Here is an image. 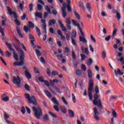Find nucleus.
I'll use <instances>...</instances> for the list:
<instances>
[{
	"label": "nucleus",
	"mask_w": 124,
	"mask_h": 124,
	"mask_svg": "<svg viewBox=\"0 0 124 124\" xmlns=\"http://www.w3.org/2000/svg\"><path fill=\"white\" fill-rule=\"evenodd\" d=\"M19 52H20V54L19 55L20 62H15L14 63V65L16 66H22V65H24V59H25V53L22 49L19 50Z\"/></svg>",
	"instance_id": "f257e3e1"
},
{
	"label": "nucleus",
	"mask_w": 124,
	"mask_h": 124,
	"mask_svg": "<svg viewBox=\"0 0 124 124\" xmlns=\"http://www.w3.org/2000/svg\"><path fill=\"white\" fill-rule=\"evenodd\" d=\"M99 97H100V95H98L97 93L94 95V99L93 100V104L97 106L99 109H103V106L102 105V104H101L100 99H98Z\"/></svg>",
	"instance_id": "f03ea898"
},
{
	"label": "nucleus",
	"mask_w": 124,
	"mask_h": 124,
	"mask_svg": "<svg viewBox=\"0 0 124 124\" xmlns=\"http://www.w3.org/2000/svg\"><path fill=\"white\" fill-rule=\"evenodd\" d=\"M32 109L34 113L35 118L40 120V117H42L43 116L42 109L40 107L36 108L34 107H32Z\"/></svg>",
	"instance_id": "7ed1b4c3"
},
{
	"label": "nucleus",
	"mask_w": 124,
	"mask_h": 124,
	"mask_svg": "<svg viewBox=\"0 0 124 124\" xmlns=\"http://www.w3.org/2000/svg\"><path fill=\"white\" fill-rule=\"evenodd\" d=\"M88 87V96L90 100H93V80L91 79L89 80Z\"/></svg>",
	"instance_id": "20e7f679"
},
{
	"label": "nucleus",
	"mask_w": 124,
	"mask_h": 124,
	"mask_svg": "<svg viewBox=\"0 0 124 124\" xmlns=\"http://www.w3.org/2000/svg\"><path fill=\"white\" fill-rule=\"evenodd\" d=\"M25 98L28 99L29 103H32L33 105H37V102L36 101V99L35 97L32 96L31 97L30 94L25 93L24 94Z\"/></svg>",
	"instance_id": "39448f33"
},
{
	"label": "nucleus",
	"mask_w": 124,
	"mask_h": 124,
	"mask_svg": "<svg viewBox=\"0 0 124 124\" xmlns=\"http://www.w3.org/2000/svg\"><path fill=\"white\" fill-rule=\"evenodd\" d=\"M6 45H7V47L9 48L10 51H13V57L16 61H19V58H18V54L16 53V52H15V50L12 48L11 45L7 43H6Z\"/></svg>",
	"instance_id": "423d86ee"
},
{
	"label": "nucleus",
	"mask_w": 124,
	"mask_h": 124,
	"mask_svg": "<svg viewBox=\"0 0 124 124\" xmlns=\"http://www.w3.org/2000/svg\"><path fill=\"white\" fill-rule=\"evenodd\" d=\"M13 82L15 85L17 86L18 87H20V84H21V79L19 76H17V78L15 77H13Z\"/></svg>",
	"instance_id": "0eeeda50"
},
{
	"label": "nucleus",
	"mask_w": 124,
	"mask_h": 124,
	"mask_svg": "<svg viewBox=\"0 0 124 124\" xmlns=\"http://www.w3.org/2000/svg\"><path fill=\"white\" fill-rule=\"evenodd\" d=\"M72 22L73 23V25L75 26V27H78L80 32V34L81 35H83V31H82V29H81V27H80V24L78 23L77 21L74 20H72Z\"/></svg>",
	"instance_id": "6e6552de"
},
{
	"label": "nucleus",
	"mask_w": 124,
	"mask_h": 124,
	"mask_svg": "<svg viewBox=\"0 0 124 124\" xmlns=\"http://www.w3.org/2000/svg\"><path fill=\"white\" fill-rule=\"evenodd\" d=\"M7 8L11 17H14L15 19H17V18H18L16 13L12 12V10L11 9V8H10V7H7Z\"/></svg>",
	"instance_id": "1a4fd4ad"
},
{
	"label": "nucleus",
	"mask_w": 124,
	"mask_h": 124,
	"mask_svg": "<svg viewBox=\"0 0 124 124\" xmlns=\"http://www.w3.org/2000/svg\"><path fill=\"white\" fill-rule=\"evenodd\" d=\"M29 39L31 40V43L32 47L34 49V48H35V45L34 44V37L32 35H31V34H29Z\"/></svg>",
	"instance_id": "9d476101"
},
{
	"label": "nucleus",
	"mask_w": 124,
	"mask_h": 124,
	"mask_svg": "<svg viewBox=\"0 0 124 124\" xmlns=\"http://www.w3.org/2000/svg\"><path fill=\"white\" fill-rule=\"evenodd\" d=\"M41 22L43 24L42 28L44 30V32H45V33L46 34L47 33V31H46V27H47V26L46 25V22L45 21V20L42 19L41 20Z\"/></svg>",
	"instance_id": "9b49d317"
},
{
	"label": "nucleus",
	"mask_w": 124,
	"mask_h": 124,
	"mask_svg": "<svg viewBox=\"0 0 124 124\" xmlns=\"http://www.w3.org/2000/svg\"><path fill=\"white\" fill-rule=\"evenodd\" d=\"M58 23H59L61 28H62V31H65V32L67 31L66 28H65V27H64V26H63L62 22V20H59Z\"/></svg>",
	"instance_id": "f8f14e48"
},
{
	"label": "nucleus",
	"mask_w": 124,
	"mask_h": 124,
	"mask_svg": "<svg viewBox=\"0 0 124 124\" xmlns=\"http://www.w3.org/2000/svg\"><path fill=\"white\" fill-rule=\"evenodd\" d=\"M81 36H79V41H80L81 42H82L83 43H87V39H86V38H85V36L84 35V33L83 32V35H81Z\"/></svg>",
	"instance_id": "ddd939ff"
},
{
	"label": "nucleus",
	"mask_w": 124,
	"mask_h": 124,
	"mask_svg": "<svg viewBox=\"0 0 124 124\" xmlns=\"http://www.w3.org/2000/svg\"><path fill=\"white\" fill-rule=\"evenodd\" d=\"M24 73L27 79H28V80L31 79V74H30V72H29V71H28V69H26L24 72Z\"/></svg>",
	"instance_id": "4468645a"
},
{
	"label": "nucleus",
	"mask_w": 124,
	"mask_h": 124,
	"mask_svg": "<svg viewBox=\"0 0 124 124\" xmlns=\"http://www.w3.org/2000/svg\"><path fill=\"white\" fill-rule=\"evenodd\" d=\"M114 73L116 77H118V74H119V75H124V73L122 72V71L120 69H117V70L115 69Z\"/></svg>",
	"instance_id": "2eb2a0df"
},
{
	"label": "nucleus",
	"mask_w": 124,
	"mask_h": 124,
	"mask_svg": "<svg viewBox=\"0 0 124 124\" xmlns=\"http://www.w3.org/2000/svg\"><path fill=\"white\" fill-rule=\"evenodd\" d=\"M6 94H3L2 96V100H3V101H4L5 102H7V101H9V97L8 96H6Z\"/></svg>",
	"instance_id": "dca6fc26"
},
{
	"label": "nucleus",
	"mask_w": 124,
	"mask_h": 124,
	"mask_svg": "<svg viewBox=\"0 0 124 124\" xmlns=\"http://www.w3.org/2000/svg\"><path fill=\"white\" fill-rule=\"evenodd\" d=\"M82 53H85L86 55H89V49L87 47H81Z\"/></svg>",
	"instance_id": "f3484780"
},
{
	"label": "nucleus",
	"mask_w": 124,
	"mask_h": 124,
	"mask_svg": "<svg viewBox=\"0 0 124 124\" xmlns=\"http://www.w3.org/2000/svg\"><path fill=\"white\" fill-rule=\"evenodd\" d=\"M1 18L2 19L1 25L3 27H5L6 23V21H7V20L6 18H5L4 17H3L2 16L1 17Z\"/></svg>",
	"instance_id": "a211bd4d"
},
{
	"label": "nucleus",
	"mask_w": 124,
	"mask_h": 124,
	"mask_svg": "<svg viewBox=\"0 0 124 124\" xmlns=\"http://www.w3.org/2000/svg\"><path fill=\"white\" fill-rule=\"evenodd\" d=\"M44 92L46 95L47 96V97H48L49 98H51V97H52V94L48 91L45 90Z\"/></svg>",
	"instance_id": "6ab92c4d"
},
{
	"label": "nucleus",
	"mask_w": 124,
	"mask_h": 124,
	"mask_svg": "<svg viewBox=\"0 0 124 124\" xmlns=\"http://www.w3.org/2000/svg\"><path fill=\"white\" fill-rule=\"evenodd\" d=\"M71 37H73V38H76L77 37V32L75 30H72V32L71 33Z\"/></svg>",
	"instance_id": "aec40b11"
},
{
	"label": "nucleus",
	"mask_w": 124,
	"mask_h": 124,
	"mask_svg": "<svg viewBox=\"0 0 124 124\" xmlns=\"http://www.w3.org/2000/svg\"><path fill=\"white\" fill-rule=\"evenodd\" d=\"M56 24V20L53 18L48 21V25L49 26H52V25H55Z\"/></svg>",
	"instance_id": "412c9836"
},
{
	"label": "nucleus",
	"mask_w": 124,
	"mask_h": 124,
	"mask_svg": "<svg viewBox=\"0 0 124 124\" xmlns=\"http://www.w3.org/2000/svg\"><path fill=\"white\" fill-rule=\"evenodd\" d=\"M60 109L62 113L66 114V108H65V107L63 106H60Z\"/></svg>",
	"instance_id": "4be33fe9"
},
{
	"label": "nucleus",
	"mask_w": 124,
	"mask_h": 124,
	"mask_svg": "<svg viewBox=\"0 0 124 124\" xmlns=\"http://www.w3.org/2000/svg\"><path fill=\"white\" fill-rule=\"evenodd\" d=\"M69 115L71 118L74 117V112L71 109H68Z\"/></svg>",
	"instance_id": "5701e85b"
},
{
	"label": "nucleus",
	"mask_w": 124,
	"mask_h": 124,
	"mask_svg": "<svg viewBox=\"0 0 124 124\" xmlns=\"http://www.w3.org/2000/svg\"><path fill=\"white\" fill-rule=\"evenodd\" d=\"M35 17H38V18H40V19H42V14L40 13H38L37 12L35 13Z\"/></svg>",
	"instance_id": "b1692460"
},
{
	"label": "nucleus",
	"mask_w": 124,
	"mask_h": 124,
	"mask_svg": "<svg viewBox=\"0 0 124 124\" xmlns=\"http://www.w3.org/2000/svg\"><path fill=\"white\" fill-rule=\"evenodd\" d=\"M16 29L19 37H20V38H23V35L21 33V31L19 30V28L16 27Z\"/></svg>",
	"instance_id": "393cba45"
},
{
	"label": "nucleus",
	"mask_w": 124,
	"mask_h": 124,
	"mask_svg": "<svg viewBox=\"0 0 124 124\" xmlns=\"http://www.w3.org/2000/svg\"><path fill=\"white\" fill-rule=\"evenodd\" d=\"M65 34H66V39L67 40H68V41H69V40H70V33L69 31H67V32H65Z\"/></svg>",
	"instance_id": "a878e982"
},
{
	"label": "nucleus",
	"mask_w": 124,
	"mask_h": 124,
	"mask_svg": "<svg viewBox=\"0 0 124 124\" xmlns=\"http://www.w3.org/2000/svg\"><path fill=\"white\" fill-rule=\"evenodd\" d=\"M51 100L52 102L54 103V104H56V105H60V104L59 103L56 98H52Z\"/></svg>",
	"instance_id": "bb28decb"
},
{
	"label": "nucleus",
	"mask_w": 124,
	"mask_h": 124,
	"mask_svg": "<svg viewBox=\"0 0 124 124\" xmlns=\"http://www.w3.org/2000/svg\"><path fill=\"white\" fill-rule=\"evenodd\" d=\"M88 73V76L89 77V78H92L93 77V73H92V71L91 70L89 69L87 72Z\"/></svg>",
	"instance_id": "cd10ccee"
},
{
	"label": "nucleus",
	"mask_w": 124,
	"mask_h": 124,
	"mask_svg": "<svg viewBox=\"0 0 124 124\" xmlns=\"http://www.w3.org/2000/svg\"><path fill=\"white\" fill-rule=\"evenodd\" d=\"M74 13L76 18H77L78 20H80V15H79V14H78L76 11H74Z\"/></svg>",
	"instance_id": "c85d7f7f"
},
{
	"label": "nucleus",
	"mask_w": 124,
	"mask_h": 124,
	"mask_svg": "<svg viewBox=\"0 0 124 124\" xmlns=\"http://www.w3.org/2000/svg\"><path fill=\"white\" fill-rule=\"evenodd\" d=\"M76 74L78 76H80L82 75V71L80 69L77 70L76 71Z\"/></svg>",
	"instance_id": "c756f323"
},
{
	"label": "nucleus",
	"mask_w": 124,
	"mask_h": 124,
	"mask_svg": "<svg viewBox=\"0 0 124 124\" xmlns=\"http://www.w3.org/2000/svg\"><path fill=\"white\" fill-rule=\"evenodd\" d=\"M45 8L48 13H49L50 14H52V12H51V9H50V8H49L48 6H45Z\"/></svg>",
	"instance_id": "7c9ffc66"
},
{
	"label": "nucleus",
	"mask_w": 124,
	"mask_h": 124,
	"mask_svg": "<svg viewBox=\"0 0 124 124\" xmlns=\"http://www.w3.org/2000/svg\"><path fill=\"white\" fill-rule=\"evenodd\" d=\"M86 8H87L88 11H89V12H91V3H87L86 4Z\"/></svg>",
	"instance_id": "2f4dec72"
},
{
	"label": "nucleus",
	"mask_w": 124,
	"mask_h": 124,
	"mask_svg": "<svg viewBox=\"0 0 124 124\" xmlns=\"http://www.w3.org/2000/svg\"><path fill=\"white\" fill-rule=\"evenodd\" d=\"M93 64V60L92 59H89V62H87V65L88 66H91Z\"/></svg>",
	"instance_id": "473e14b6"
},
{
	"label": "nucleus",
	"mask_w": 124,
	"mask_h": 124,
	"mask_svg": "<svg viewBox=\"0 0 124 124\" xmlns=\"http://www.w3.org/2000/svg\"><path fill=\"white\" fill-rule=\"evenodd\" d=\"M35 51L36 52V54L37 57H40V56H41V52H40V51L38 49H35Z\"/></svg>",
	"instance_id": "72a5a7b5"
},
{
	"label": "nucleus",
	"mask_w": 124,
	"mask_h": 124,
	"mask_svg": "<svg viewBox=\"0 0 124 124\" xmlns=\"http://www.w3.org/2000/svg\"><path fill=\"white\" fill-rule=\"evenodd\" d=\"M28 25L29 27L31 29H33V28H34V25H33V23L31 21L28 22Z\"/></svg>",
	"instance_id": "f704fd0d"
},
{
	"label": "nucleus",
	"mask_w": 124,
	"mask_h": 124,
	"mask_svg": "<svg viewBox=\"0 0 124 124\" xmlns=\"http://www.w3.org/2000/svg\"><path fill=\"white\" fill-rule=\"evenodd\" d=\"M53 89H54V90H55V91H57V93H62V91H61L60 88H58L57 86H54Z\"/></svg>",
	"instance_id": "c9c22d12"
},
{
	"label": "nucleus",
	"mask_w": 124,
	"mask_h": 124,
	"mask_svg": "<svg viewBox=\"0 0 124 124\" xmlns=\"http://www.w3.org/2000/svg\"><path fill=\"white\" fill-rule=\"evenodd\" d=\"M48 113L49 114V115H50L52 117V118H57L58 117L57 115H56L55 113H53L51 111H49Z\"/></svg>",
	"instance_id": "e433bc0d"
},
{
	"label": "nucleus",
	"mask_w": 124,
	"mask_h": 124,
	"mask_svg": "<svg viewBox=\"0 0 124 124\" xmlns=\"http://www.w3.org/2000/svg\"><path fill=\"white\" fill-rule=\"evenodd\" d=\"M0 32L1 34V35L2 36H4L5 35V34H4V31H3V30H2V28L0 25Z\"/></svg>",
	"instance_id": "4c0bfd02"
},
{
	"label": "nucleus",
	"mask_w": 124,
	"mask_h": 124,
	"mask_svg": "<svg viewBox=\"0 0 124 124\" xmlns=\"http://www.w3.org/2000/svg\"><path fill=\"white\" fill-rule=\"evenodd\" d=\"M62 99L64 104H65V105H68V103H67V102L66 101V100H65V98H64V97L62 96Z\"/></svg>",
	"instance_id": "58836bf2"
},
{
	"label": "nucleus",
	"mask_w": 124,
	"mask_h": 124,
	"mask_svg": "<svg viewBox=\"0 0 124 124\" xmlns=\"http://www.w3.org/2000/svg\"><path fill=\"white\" fill-rule=\"evenodd\" d=\"M62 10V16L63 18H65L66 17V12H65V10L64 9Z\"/></svg>",
	"instance_id": "ea45409f"
},
{
	"label": "nucleus",
	"mask_w": 124,
	"mask_h": 124,
	"mask_svg": "<svg viewBox=\"0 0 124 124\" xmlns=\"http://www.w3.org/2000/svg\"><path fill=\"white\" fill-rule=\"evenodd\" d=\"M72 100L74 103H76V97H75V95H74V94H72Z\"/></svg>",
	"instance_id": "a19ab883"
},
{
	"label": "nucleus",
	"mask_w": 124,
	"mask_h": 124,
	"mask_svg": "<svg viewBox=\"0 0 124 124\" xmlns=\"http://www.w3.org/2000/svg\"><path fill=\"white\" fill-rule=\"evenodd\" d=\"M37 8L39 11H41V10H42L43 7L41 4H38L37 5Z\"/></svg>",
	"instance_id": "79ce46f5"
},
{
	"label": "nucleus",
	"mask_w": 124,
	"mask_h": 124,
	"mask_svg": "<svg viewBox=\"0 0 124 124\" xmlns=\"http://www.w3.org/2000/svg\"><path fill=\"white\" fill-rule=\"evenodd\" d=\"M79 7H82V8H83L84 10L85 9H86V8H85V6L84 5V3L83 2H79Z\"/></svg>",
	"instance_id": "37998d69"
},
{
	"label": "nucleus",
	"mask_w": 124,
	"mask_h": 124,
	"mask_svg": "<svg viewBox=\"0 0 124 124\" xmlns=\"http://www.w3.org/2000/svg\"><path fill=\"white\" fill-rule=\"evenodd\" d=\"M94 91L95 93H99V89H98V86H95Z\"/></svg>",
	"instance_id": "c03bdc74"
},
{
	"label": "nucleus",
	"mask_w": 124,
	"mask_h": 124,
	"mask_svg": "<svg viewBox=\"0 0 124 124\" xmlns=\"http://www.w3.org/2000/svg\"><path fill=\"white\" fill-rule=\"evenodd\" d=\"M66 23L67 25H70L71 24V20L70 19V18H67L66 19Z\"/></svg>",
	"instance_id": "a18cd8bd"
},
{
	"label": "nucleus",
	"mask_w": 124,
	"mask_h": 124,
	"mask_svg": "<svg viewBox=\"0 0 124 124\" xmlns=\"http://www.w3.org/2000/svg\"><path fill=\"white\" fill-rule=\"evenodd\" d=\"M72 56L74 60H76V54H75L74 51L72 52Z\"/></svg>",
	"instance_id": "49530a36"
},
{
	"label": "nucleus",
	"mask_w": 124,
	"mask_h": 124,
	"mask_svg": "<svg viewBox=\"0 0 124 124\" xmlns=\"http://www.w3.org/2000/svg\"><path fill=\"white\" fill-rule=\"evenodd\" d=\"M117 62H120L123 64H124V57H121L120 59H118Z\"/></svg>",
	"instance_id": "de8ad7c7"
},
{
	"label": "nucleus",
	"mask_w": 124,
	"mask_h": 124,
	"mask_svg": "<svg viewBox=\"0 0 124 124\" xmlns=\"http://www.w3.org/2000/svg\"><path fill=\"white\" fill-rule=\"evenodd\" d=\"M81 69L83 71H86L87 70V67H86V65L84 64L81 65Z\"/></svg>",
	"instance_id": "09e8293b"
},
{
	"label": "nucleus",
	"mask_w": 124,
	"mask_h": 124,
	"mask_svg": "<svg viewBox=\"0 0 124 124\" xmlns=\"http://www.w3.org/2000/svg\"><path fill=\"white\" fill-rule=\"evenodd\" d=\"M71 39L72 40V44L74 46H76V41H75L74 39L73 38V37L71 38Z\"/></svg>",
	"instance_id": "8fccbe9b"
},
{
	"label": "nucleus",
	"mask_w": 124,
	"mask_h": 124,
	"mask_svg": "<svg viewBox=\"0 0 124 124\" xmlns=\"http://www.w3.org/2000/svg\"><path fill=\"white\" fill-rule=\"evenodd\" d=\"M52 75L53 76H56L57 75H59V73L57 71H52L51 73Z\"/></svg>",
	"instance_id": "3c124183"
},
{
	"label": "nucleus",
	"mask_w": 124,
	"mask_h": 124,
	"mask_svg": "<svg viewBox=\"0 0 124 124\" xmlns=\"http://www.w3.org/2000/svg\"><path fill=\"white\" fill-rule=\"evenodd\" d=\"M102 58L105 59L106 58V52L105 51H102Z\"/></svg>",
	"instance_id": "603ef678"
},
{
	"label": "nucleus",
	"mask_w": 124,
	"mask_h": 124,
	"mask_svg": "<svg viewBox=\"0 0 124 124\" xmlns=\"http://www.w3.org/2000/svg\"><path fill=\"white\" fill-rule=\"evenodd\" d=\"M80 57L81 58L82 61H84L86 59V58H87V56H86V55L84 54H80Z\"/></svg>",
	"instance_id": "864d4df0"
},
{
	"label": "nucleus",
	"mask_w": 124,
	"mask_h": 124,
	"mask_svg": "<svg viewBox=\"0 0 124 124\" xmlns=\"http://www.w3.org/2000/svg\"><path fill=\"white\" fill-rule=\"evenodd\" d=\"M29 9L30 12H31V11H32V9H33V5H32V4H30L29 5Z\"/></svg>",
	"instance_id": "5fc2aeb1"
},
{
	"label": "nucleus",
	"mask_w": 124,
	"mask_h": 124,
	"mask_svg": "<svg viewBox=\"0 0 124 124\" xmlns=\"http://www.w3.org/2000/svg\"><path fill=\"white\" fill-rule=\"evenodd\" d=\"M46 73L48 76H51V70H50V68L46 69Z\"/></svg>",
	"instance_id": "6e6d98bb"
},
{
	"label": "nucleus",
	"mask_w": 124,
	"mask_h": 124,
	"mask_svg": "<svg viewBox=\"0 0 124 124\" xmlns=\"http://www.w3.org/2000/svg\"><path fill=\"white\" fill-rule=\"evenodd\" d=\"M45 121H49V117L47 114H45L44 116Z\"/></svg>",
	"instance_id": "4d7b16f0"
},
{
	"label": "nucleus",
	"mask_w": 124,
	"mask_h": 124,
	"mask_svg": "<svg viewBox=\"0 0 124 124\" xmlns=\"http://www.w3.org/2000/svg\"><path fill=\"white\" fill-rule=\"evenodd\" d=\"M24 88L26 91H30V86L28 84H25L24 85Z\"/></svg>",
	"instance_id": "13d9d810"
},
{
	"label": "nucleus",
	"mask_w": 124,
	"mask_h": 124,
	"mask_svg": "<svg viewBox=\"0 0 124 124\" xmlns=\"http://www.w3.org/2000/svg\"><path fill=\"white\" fill-rule=\"evenodd\" d=\"M91 40L94 42V43H95L96 40L93 37V34L90 35Z\"/></svg>",
	"instance_id": "bf43d9fd"
},
{
	"label": "nucleus",
	"mask_w": 124,
	"mask_h": 124,
	"mask_svg": "<svg viewBox=\"0 0 124 124\" xmlns=\"http://www.w3.org/2000/svg\"><path fill=\"white\" fill-rule=\"evenodd\" d=\"M49 84L50 85H51V86L53 87V88H54V87H56V86H55V84H54L53 80H50L49 81Z\"/></svg>",
	"instance_id": "052dcab7"
},
{
	"label": "nucleus",
	"mask_w": 124,
	"mask_h": 124,
	"mask_svg": "<svg viewBox=\"0 0 124 124\" xmlns=\"http://www.w3.org/2000/svg\"><path fill=\"white\" fill-rule=\"evenodd\" d=\"M23 30L26 32H28V31H29V30H30V28H28L27 26H25L24 27Z\"/></svg>",
	"instance_id": "680f3d73"
},
{
	"label": "nucleus",
	"mask_w": 124,
	"mask_h": 124,
	"mask_svg": "<svg viewBox=\"0 0 124 124\" xmlns=\"http://www.w3.org/2000/svg\"><path fill=\"white\" fill-rule=\"evenodd\" d=\"M54 109L56 110L57 112H59L60 111V108H59V107L57 105L54 106H53Z\"/></svg>",
	"instance_id": "e2e57ef3"
},
{
	"label": "nucleus",
	"mask_w": 124,
	"mask_h": 124,
	"mask_svg": "<svg viewBox=\"0 0 124 124\" xmlns=\"http://www.w3.org/2000/svg\"><path fill=\"white\" fill-rule=\"evenodd\" d=\"M112 116L113 118H117V113L115 110L112 111Z\"/></svg>",
	"instance_id": "0e129e2a"
},
{
	"label": "nucleus",
	"mask_w": 124,
	"mask_h": 124,
	"mask_svg": "<svg viewBox=\"0 0 124 124\" xmlns=\"http://www.w3.org/2000/svg\"><path fill=\"white\" fill-rule=\"evenodd\" d=\"M4 117L5 119H8L9 118V115L7 114L6 112H4Z\"/></svg>",
	"instance_id": "69168bd1"
},
{
	"label": "nucleus",
	"mask_w": 124,
	"mask_h": 124,
	"mask_svg": "<svg viewBox=\"0 0 124 124\" xmlns=\"http://www.w3.org/2000/svg\"><path fill=\"white\" fill-rule=\"evenodd\" d=\"M44 83L46 85L47 87H49L50 84L49 83V82H48V81L45 80V81H44Z\"/></svg>",
	"instance_id": "338daca9"
},
{
	"label": "nucleus",
	"mask_w": 124,
	"mask_h": 124,
	"mask_svg": "<svg viewBox=\"0 0 124 124\" xmlns=\"http://www.w3.org/2000/svg\"><path fill=\"white\" fill-rule=\"evenodd\" d=\"M6 123L7 124H15L14 123H13L12 121H9L7 120H6Z\"/></svg>",
	"instance_id": "774afa93"
}]
</instances>
